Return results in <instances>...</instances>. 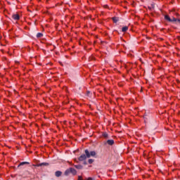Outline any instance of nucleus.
Segmentation results:
<instances>
[{
    "label": "nucleus",
    "mask_w": 180,
    "mask_h": 180,
    "mask_svg": "<svg viewBox=\"0 0 180 180\" xmlns=\"http://www.w3.org/2000/svg\"><path fill=\"white\" fill-rule=\"evenodd\" d=\"M107 143L109 144V146H113L115 144V141L110 139L107 141Z\"/></svg>",
    "instance_id": "423d86ee"
},
{
    "label": "nucleus",
    "mask_w": 180,
    "mask_h": 180,
    "mask_svg": "<svg viewBox=\"0 0 180 180\" xmlns=\"http://www.w3.org/2000/svg\"><path fill=\"white\" fill-rule=\"evenodd\" d=\"M70 173L72 174V175H77V170L75 169L70 167Z\"/></svg>",
    "instance_id": "20e7f679"
},
{
    "label": "nucleus",
    "mask_w": 180,
    "mask_h": 180,
    "mask_svg": "<svg viewBox=\"0 0 180 180\" xmlns=\"http://www.w3.org/2000/svg\"><path fill=\"white\" fill-rule=\"evenodd\" d=\"M75 168H77V169H82V166H81V165H75Z\"/></svg>",
    "instance_id": "f8f14e48"
},
{
    "label": "nucleus",
    "mask_w": 180,
    "mask_h": 180,
    "mask_svg": "<svg viewBox=\"0 0 180 180\" xmlns=\"http://www.w3.org/2000/svg\"><path fill=\"white\" fill-rule=\"evenodd\" d=\"M112 20L114 23H117V22H119V18L117 17H113Z\"/></svg>",
    "instance_id": "9d476101"
},
{
    "label": "nucleus",
    "mask_w": 180,
    "mask_h": 180,
    "mask_svg": "<svg viewBox=\"0 0 180 180\" xmlns=\"http://www.w3.org/2000/svg\"><path fill=\"white\" fill-rule=\"evenodd\" d=\"M165 19H166V20H168V22H172V20L169 18V15H165Z\"/></svg>",
    "instance_id": "1a4fd4ad"
},
{
    "label": "nucleus",
    "mask_w": 180,
    "mask_h": 180,
    "mask_svg": "<svg viewBox=\"0 0 180 180\" xmlns=\"http://www.w3.org/2000/svg\"><path fill=\"white\" fill-rule=\"evenodd\" d=\"M70 174H71V170H70V169L69 168V169H68L65 170V175L68 176V175H70Z\"/></svg>",
    "instance_id": "0eeeda50"
},
{
    "label": "nucleus",
    "mask_w": 180,
    "mask_h": 180,
    "mask_svg": "<svg viewBox=\"0 0 180 180\" xmlns=\"http://www.w3.org/2000/svg\"><path fill=\"white\" fill-rule=\"evenodd\" d=\"M84 153L87 158H91V157H95V155H96V152L93 150L89 153V150H88V149L85 150Z\"/></svg>",
    "instance_id": "f257e3e1"
},
{
    "label": "nucleus",
    "mask_w": 180,
    "mask_h": 180,
    "mask_svg": "<svg viewBox=\"0 0 180 180\" xmlns=\"http://www.w3.org/2000/svg\"><path fill=\"white\" fill-rule=\"evenodd\" d=\"M86 158H88V157H86V155H82L79 158V161H84V160H86Z\"/></svg>",
    "instance_id": "f03ea898"
},
{
    "label": "nucleus",
    "mask_w": 180,
    "mask_h": 180,
    "mask_svg": "<svg viewBox=\"0 0 180 180\" xmlns=\"http://www.w3.org/2000/svg\"><path fill=\"white\" fill-rule=\"evenodd\" d=\"M29 165V162H22L20 165Z\"/></svg>",
    "instance_id": "4468645a"
},
{
    "label": "nucleus",
    "mask_w": 180,
    "mask_h": 180,
    "mask_svg": "<svg viewBox=\"0 0 180 180\" xmlns=\"http://www.w3.org/2000/svg\"><path fill=\"white\" fill-rule=\"evenodd\" d=\"M37 37H43V34L39 32V33L37 34Z\"/></svg>",
    "instance_id": "ddd939ff"
},
{
    "label": "nucleus",
    "mask_w": 180,
    "mask_h": 180,
    "mask_svg": "<svg viewBox=\"0 0 180 180\" xmlns=\"http://www.w3.org/2000/svg\"><path fill=\"white\" fill-rule=\"evenodd\" d=\"M12 18H13V19H14V20H19V19H20L19 14H13L12 15Z\"/></svg>",
    "instance_id": "7ed1b4c3"
},
{
    "label": "nucleus",
    "mask_w": 180,
    "mask_h": 180,
    "mask_svg": "<svg viewBox=\"0 0 180 180\" xmlns=\"http://www.w3.org/2000/svg\"><path fill=\"white\" fill-rule=\"evenodd\" d=\"M86 180H94L92 178H91V177H89L87 179H86Z\"/></svg>",
    "instance_id": "6ab92c4d"
},
{
    "label": "nucleus",
    "mask_w": 180,
    "mask_h": 180,
    "mask_svg": "<svg viewBox=\"0 0 180 180\" xmlns=\"http://www.w3.org/2000/svg\"><path fill=\"white\" fill-rule=\"evenodd\" d=\"M77 180H82V177L81 176H79Z\"/></svg>",
    "instance_id": "a211bd4d"
},
{
    "label": "nucleus",
    "mask_w": 180,
    "mask_h": 180,
    "mask_svg": "<svg viewBox=\"0 0 180 180\" xmlns=\"http://www.w3.org/2000/svg\"><path fill=\"white\" fill-rule=\"evenodd\" d=\"M43 165H45V166L49 165V163H47V162H42V163L36 165L35 167H43Z\"/></svg>",
    "instance_id": "39448f33"
},
{
    "label": "nucleus",
    "mask_w": 180,
    "mask_h": 180,
    "mask_svg": "<svg viewBox=\"0 0 180 180\" xmlns=\"http://www.w3.org/2000/svg\"><path fill=\"white\" fill-rule=\"evenodd\" d=\"M103 137H108V134L105 133L103 134Z\"/></svg>",
    "instance_id": "f3484780"
},
{
    "label": "nucleus",
    "mask_w": 180,
    "mask_h": 180,
    "mask_svg": "<svg viewBox=\"0 0 180 180\" xmlns=\"http://www.w3.org/2000/svg\"><path fill=\"white\" fill-rule=\"evenodd\" d=\"M63 174V172H60V171H57L55 173L56 176H61V174Z\"/></svg>",
    "instance_id": "6e6552de"
},
{
    "label": "nucleus",
    "mask_w": 180,
    "mask_h": 180,
    "mask_svg": "<svg viewBox=\"0 0 180 180\" xmlns=\"http://www.w3.org/2000/svg\"><path fill=\"white\" fill-rule=\"evenodd\" d=\"M172 22H178V19L175 18H173L172 19Z\"/></svg>",
    "instance_id": "dca6fc26"
},
{
    "label": "nucleus",
    "mask_w": 180,
    "mask_h": 180,
    "mask_svg": "<svg viewBox=\"0 0 180 180\" xmlns=\"http://www.w3.org/2000/svg\"><path fill=\"white\" fill-rule=\"evenodd\" d=\"M88 162H89V164H92V162H94V160L93 159H89L88 160Z\"/></svg>",
    "instance_id": "2eb2a0df"
},
{
    "label": "nucleus",
    "mask_w": 180,
    "mask_h": 180,
    "mask_svg": "<svg viewBox=\"0 0 180 180\" xmlns=\"http://www.w3.org/2000/svg\"><path fill=\"white\" fill-rule=\"evenodd\" d=\"M129 30V27L127 26L123 27L122 29V32H127Z\"/></svg>",
    "instance_id": "9b49d317"
},
{
    "label": "nucleus",
    "mask_w": 180,
    "mask_h": 180,
    "mask_svg": "<svg viewBox=\"0 0 180 180\" xmlns=\"http://www.w3.org/2000/svg\"><path fill=\"white\" fill-rule=\"evenodd\" d=\"M177 22H179L180 23V20H179V19H178V20H177Z\"/></svg>",
    "instance_id": "aec40b11"
}]
</instances>
